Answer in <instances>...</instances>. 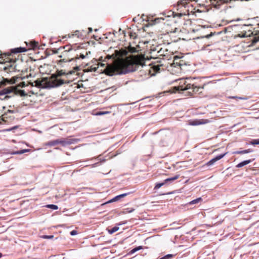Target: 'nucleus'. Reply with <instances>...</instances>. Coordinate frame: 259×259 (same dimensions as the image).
Wrapping results in <instances>:
<instances>
[{"label":"nucleus","instance_id":"1","mask_svg":"<svg viewBox=\"0 0 259 259\" xmlns=\"http://www.w3.org/2000/svg\"><path fill=\"white\" fill-rule=\"evenodd\" d=\"M140 65H145L144 57L143 55H130L125 59L119 58L114 65H108L104 72L110 76L115 74H125L135 71Z\"/></svg>","mask_w":259,"mask_h":259},{"label":"nucleus","instance_id":"2","mask_svg":"<svg viewBox=\"0 0 259 259\" xmlns=\"http://www.w3.org/2000/svg\"><path fill=\"white\" fill-rule=\"evenodd\" d=\"M26 51L25 48L19 47L10 50V52L0 53V62L3 61L4 63H7L6 66L4 67V70L7 73L13 72L15 71H22V69L19 66L20 64H22L21 61L14 58V56L19 53L25 52Z\"/></svg>","mask_w":259,"mask_h":259},{"label":"nucleus","instance_id":"3","mask_svg":"<svg viewBox=\"0 0 259 259\" xmlns=\"http://www.w3.org/2000/svg\"><path fill=\"white\" fill-rule=\"evenodd\" d=\"M74 72L73 71H70L66 73L63 70H58L49 78H44L40 80H36L34 81L35 85H33V83L31 82H29V84L31 86L42 88L57 87L69 82L67 80L60 78L61 76L71 74Z\"/></svg>","mask_w":259,"mask_h":259},{"label":"nucleus","instance_id":"4","mask_svg":"<svg viewBox=\"0 0 259 259\" xmlns=\"http://www.w3.org/2000/svg\"><path fill=\"white\" fill-rule=\"evenodd\" d=\"M203 87L198 86L195 78H186L179 80L178 86L171 88L172 93L182 92L186 96L203 95Z\"/></svg>","mask_w":259,"mask_h":259},{"label":"nucleus","instance_id":"5","mask_svg":"<svg viewBox=\"0 0 259 259\" xmlns=\"http://www.w3.org/2000/svg\"><path fill=\"white\" fill-rule=\"evenodd\" d=\"M251 27L249 25H244V28L241 32V33L238 34V36L240 37H245L250 36L251 35H255L252 40L253 43H256L259 41V31L257 30H253L250 29Z\"/></svg>","mask_w":259,"mask_h":259},{"label":"nucleus","instance_id":"6","mask_svg":"<svg viewBox=\"0 0 259 259\" xmlns=\"http://www.w3.org/2000/svg\"><path fill=\"white\" fill-rule=\"evenodd\" d=\"M73 143L72 139H60L48 142L46 145L48 146H54L57 144H61L63 146L70 145Z\"/></svg>","mask_w":259,"mask_h":259},{"label":"nucleus","instance_id":"7","mask_svg":"<svg viewBox=\"0 0 259 259\" xmlns=\"http://www.w3.org/2000/svg\"><path fill=\"white\" fill-rule=\"evenodd\" d=\"M72 51H73V49H72L71 46L69 45H66L64 47H60L55 53H58L59 52H61L62 55L60 56V57L62 58L63 57L66 56L68 53H70Z\"/></svg>","mask_w":259,"mask_h":259},{"label":"nucleus","instance_id":"8","mask_svg":"<svg viewBox=\"0 0 259 259\" xmlns=\"http://www.w3.org/2000/svg\"><path fill=\"white\" fill-rule=\"evenodd\" d=\"M179 178V175H176V176H174V177L167 178V179H165L164 181V182L162 183H157L156 184V185L155 186L154 189V190L158 189L161 187H162V186H163L165 184H166L167 182L174 181L176 180H177Z\"/></svg>","mask_w":259,"mask_h":259},{"label":"nucleus","instance_id":"9","mask_svg":"<svg viewBox=\"0 0 259 259\" xmlns=\"http://www.w3.org/2000/svg\"><path fill=\"white\" fill-rule=\"evenodd\" d=\"M18 78V77H13L10 79L3 78V80L0 81V87L3 85H5L7 83L14 84L16 82L17 79Z\"/></svg>","mask_w":259,"mask_h":259},{"label":"nucleus","instance_id":"10","mask_svg":"<svg viewBox=\"0 0 259 259\" xmlns=\"http://www.w3.org/2000/svg\"><path fill=\"white\" fill-rule=\"evenodd\" d=\"M12 89V92L15 95H19L21 97H24L27 95L24 90H19L17 87H10Z\"/></svg>","mask_w":259,"mask_h":259},{"label":"nucleus","instance_id":"11","mask_svg":"<svg viewBox=\"0 0 259 259\" xmlns=\"http://www.w3.org/2000/svg\"><path fill=\"white\" fill-rule=\"evenodd\" d=\"M84 31H79L76 30L73 33L68 34V36L69 38L73 37L74 36L79 38H83L84 37Z\"/></svg>","mask_w":259,"mask_h":259},{"label":"nucleus","instance_id":"12","mask_svg":"<svg viewBox=\"0 0 259 259\" xmlns=\"http://www.w3.org/2000/svg\"><path fill=\"white\" fill-rule=\"evenodd\" d=\"M226 153H224V154H220V155L216 156L214 158L211 159L210 160H209V161H208L207 162L206 165L210 166V165H211L213 164L216 161L220 160L223 157H224L225 156V155H226Z\"/></svg>","mask_w":259,"mask_h":259},{"label":"nucleus","instance_id":"13","mask_svg":"<svg viewBox=\"0 0 259 259\" xmlns=\"http://www.w3.org/2000/svg\"><path fill=\"white\" fill-rule=\"evenodd\" d=\"M27 46L28 47V49H26V51L27 50H30V49H36L37 48H38V42L36 41H31L28 44L26 42Z\"/></svg>","mask_w":259,"mask_h":259},{"label":"nucleus","instance_id":"14","mask_svg":"<svg viewBox=\"0 0 259 259\" xmlns=\"http://www.w3.org/2000/svg\"><path fill=\"white\" fill-rule=\"evenodd\" d=\"M130 193H123V194L119 195L118 196H116L115 197H114L113 198H112L111 200L109 201L108 202H113L118 201L120 198H123V197L126 196Z\"/></svg>","mask_w":259,"mask_h":259},{"label":"nucleus","instance_id":"15","mask_svg":"<svg viewBox=\"0 0 259 259\" xmlns=\"http://www.w3.org/2000/svg\"><path fill=\"white\" fill-rule=\"evenodd\" d=\"M183 60H179V58H175L174 60V63L173 64L175 65V67H176L177 65L179 66L181 69V70H182V66H183Z\"/></svg>","mask_w":259,"mask_h":259},{"label":"nucleus","instance_id":"16","mask_svg":"<svg viewBox=\"0 0 259 259\" xmlns=\"http://www.w3.org/2000/svg\"><path fill=\"white\" fill-rule=\"evenodd\" d=\"M253 150L252 149H248L242 151H237L233 152L235 154H244L252 152Z\"/></svg>","mask_w":259,"mask_h":259},{"label":"nucleus","instance_id":"17","mask_svg":"<svg viewBox=\"0 0 259 259\" xmlns=\"http://www.w3.org/2000/svg\"><path fill=\"white\" fill-rule=\"evenodd\" d=\"M252 161H253V160H251V159H248V160H244V161H242L241 162H240L239 163H238L236 166V167H237V168H240V167H243L244 165H246L250 163Z\"/></svg>","mask_w":259,"mask_h":259},{"label":"nucleus","instance_id":"18","mask_svg":"<svg viewBox=\"0 0 259 259\" xmlns=\"http://www.w3.org/2000/svg\"><path fill=\"white\" fill-rule=\"evenodd\" d=\"M12 89L10 87H8L4 89L2 91H0V95H6L8 94L11 93Z\"/></svg>","mask_w":259,"mask_h":259},{"label":"nucleus","instance_id":"19","mask_svg":"<svg viewBox=\"0 0 259 259\" xmlns=\"http://www.w3.org/2000/svg\"><path fill=\"white\" fill-rule=\"evenodd\" d=\"M119 227L117 226H115L110 229H108V232L109 234H112L114 232L117 231L119 230Z\"/></svg>","mask_w":259,"mask_h":259},{"label":"nucleus","instance_id":"20","mask_svg":"<svg viewBox=\"0 0 259 259\" xmlns=\"http://www.w3.org/2000/svg\"><path fill=\"white\" fill-rule=\"evenodd\" d=\"M202 201V199L201 197H199V198H197L196 199H194V200L190 201L189 202V204H191V205L194 204L198 203L199 202H201Z\"/></svg>","mask_w":259,"mask_h":259},{"label":"nucleus","instance_id":"21","mask_svg":"<svg viewBox=\"0 0 259 259\" xmlns=\"http://www.w3.org/2000/svg\"><path fill=\"white\" fill-rule=\"evenodd\" d=\"M47 208H51L54 210H57L58 209V207L56 205L54 204H48L46 206Z\"/></svg>","mask_w":259,"mask_h":259},{"label":"nucleus","instance_id":"22","mask_svg":"<svg viewBox=\"0 0 259 259\" xmlns=\"http://www.w3.org/2000/svg\"><path fill=\"white\" fill-rule=\"evenodd\" d=\"M163 21H164V19L162 18H156L153 20L154 24L160 23Z\"/></svg>","mask_w":259,"mask_h":259},{"label":"nucleus","instance_id":"23","mask_svg":"<svg viewBox=\"0 0 259 259\" xmlns=\"http://www.w3.org/2000/svg\"><path fill=\"white\" fill-rule=\"evenodd\" d=\"M142 248V247L141 246H138V247H137L136 248H134V249H133L131 251H130V253L131 254H133L135 252H136V251L141 249Z\"/></svg>","mask_w":259,"mask_h":259},{"label":"nucleus","instance_id":"24","mask_svg":"<svg viewBox=\"0 0 259 259\" xmlns=\"http://www.w3.org/2000/svg\"><path fill=\"white\" fill-rule=\"evenodd\" d=\"M250 143L253 145L259 144V139L253 140L250 142Z\"/></svg>","mask_w":259,"mask_h":259},{"label":"nucleus","instance_id":"25","mask_svg":"<svg viewBox=\"0 0 259 259\" xmlns=\"http://www.w3.org/2000/svg\"><path fill=\"white\" fill-rule=\"evenodd\" d=\"M160 67V66H159V65H154L152 68H153L154 71L155 72H158L159 71Z\"/></svg>","mask_w":259,"mask_h":259},{"label":"nucleus","instance_id":"26","mask_svg":"<svg viewBox=\"0 0 259 259\" xmlns=\"http://www.w3.org/2000/svg\"><path fill=\"white\" fill-rule=\"evenodd\" d=\"M27 85V84H26L25 82L22 81V82H20L17 87V88L18 87L23 88Z\"/></svg>","mask_w":259,"mask_h":259},{"label":"nucleus","instance_id":"27","mask_svg":"<svg viewBox=\"0 0 259 259\" xmlns=\"http://www.w3.org/2000/svg\"><path fill=\"white\" fill-rule=\"evenodd\" d=\"M42 238H44V239H52L54 238V236L53 235H43L42 236Z\"/></svg>","mask_w":259,"mask_h":259},{"label":"nucleus","instance_id":"28","mask_svg":"<svg viewBox=\"0 0 259 259\" xmlns=\"http://www.w3.org/2000/svg\"><path fill=\"white\" fill-rule=\"evenodd\" d=\"M73 59V58L67 57V58H64V59H63V61L64 62L71 61Z\"/></svg>","mask_w":259,"mask_h":259},{"label":"nucleus","instance_id":"29","mask_svg":"<svg viewBox=\"0 0 259 259\" xmlns=\"http://www.w3.org/2000/svg\"><path fill=\"white\" fill-rule=\"evenodd\" d=\"M27 151H28V150H27V149L22 150L16 152V153L19 154H23L25 152H27Z\"/></svg>","mask_w":259,"mask_h":259},{"label":"nucleus","instance_id":"30","mask_svg":"<svg viewBox=\"0 0 259 259\" xmlns=\"http://www.w3.org/2000/svg\"><path fill=\"white\" fill-rule=\"evenodd\" d=\"M172 256V255L171 254H167L164 257L161 258L160 259H169L171 258Z\"/></svg>","mask_w":259,"mask_h":259},{"label":"nucleus","instance_id":"31","mask_svg":"<svg viewBox=\"0 0 259 259\" xmlns=\"http://www.w3.org/2000/svg\"><path fill=\"white\" fill-rule=\"evenodd\" d=\"M203 122H199L198 121H194L192 124V125H197V124H201V123H203Z\"/></svg>","mask_w":259,"mask_h":259},{"label":"nucleus","instance_id":"32","mask_svg":"<svg viewBox=\"0 0 259 259\" xmlns=\"http://www.w3.org/2000/svg\"><path fill=\"white\" fill-rule=\"evenodd\" d=\"M77 234V232L76 230H72L70 232V235H75Z\"/></svg>","mask_w":259,"mask_h":259},{"label":"nucleus","instance_id":"33","mask_svg":"<svg viewBox=\"0 0 259 259\" xmlns=\"http://www.w3.org/2000/svg\"><path fill=\"white\" fill-rule=\"evenodd\" d=\"M125 210H126V212H132L134 211L135 209L134 208H128L125 209Z\"/></svg>","mask_w":259,"mask_h":259},{"label":"nucleus","instance_id":"34","mask_svg":"<svg viewBox=\"0 0 259 259\" xmlns=\"http://www.w3.org/2000/svg\"><path fill=\"white\" fill-rule=\"evenodd\" d=\"M127 54V52L126 50H123L121 51V55L122 56H126Z\"/></svg>","mask_w":259,"mask_h":259},{"label":"nucleus","instance_id":"35","mask_svg":"<svg viewBox=\"0 0 259 259\" xmlns=\"http://www.w3.org/2000/svg\"><path fill=\"white\" fill-rule=\"evenodd\" d=\"M130 50L131 52H135L136 49L134 48H131Z\"/></svg>","mask_w":259,"mask_h":259},{"label":"nucleus","instance_id":"36","mask_svg":"<svg viewBox=\"0 0 259 259\" xmlns=\"http://www.w3.org/2000/svg\"><path fill=\"white\" fill-rule=\"evenodd\" d=\"M7 112L10 113H15V111L14 110H8L7 111Z\"/></svg>","mask_w":259,"mask_h":259},{"label":"nucleus","instance_id":"37","mask_svg":"<svg viewBox=\"0 0 259 259\" xmlns=\"http://www.w3.org/2000/svg\"><path fill=\"white\" fill-rule=\"evenodd\" d=\"M79 58H81V59H84L85 58V56L83 54H80Z\"/></svg>","mask_w":259,"mask_h":259},{"label":"nucleus","instance_id":"38","mask_svg":"<svg viewBox=\"0 0 259 259\" xmlns=\"http://www.w3.org/2000/svg\"><path fill=\"white\" fill-rule=\"evenodd\" d=\"M5 121V119H4V117L0 118V124L2 123V121Z\"/></svg>","mask_w":259,"mask_h":259},{"label":"nucleus","instance_id":"39","mask_svg":"<svg viewBox=\"0 0 259 259\" xmlns=\"http://www.w3.org/2000/svg\"><path fill=\"white\" fill-rule=\"evenodd\" d=\"M178 3H179V5L180 4H182V5H185L186 3H185V2H183V1H181V2H179Z\"/></svg>","mask_w":259,"mask_h":259},{"label":"nucleus","instance_id":"40","mask_svg":"<svg viewBox=\"0 0 259 259\" xmlns=\"http://www.w3.org/2000/svg\"><path fill=\"white\" fill-rule=\"evenodd\" d=\"M186 22L187 23V24H190L191 23V21L190 20H187Z\"/></svg>","mask_w":259,"mask_h":259},{"label":"nucleus","instance_id":"41","mask_svg":"<svg viewBox=\"0 0 259 259\" xmlns=\"http://www.w3.org/2000/svg\"><path fill=\"white\" fill-rule=\"evenodd\" d=\"M104 114V113L100 112L98 113L97 114V115H102V114Z\"/></svg>","mask_w":259,"mask_h":259},{"label":"nucleus","instance_id":"42","mask_svg":"<svg viewBox=\"0 0 259 259\" xmlns=\"http://www.w3.org/2000/svg\"><path fill=\"white\" fill-rule=\"evenodd\" d=\"M88 29H89V32H91L92 31V28L89 27V28H88Z\"/></svg>","mask_w":259,"mask_h":259},{"label":"nucleus","instance_id":"43","mask_svg":"<svg viewBox=\"0 0 259 259\" xmlns=\"http://www.w3.org/2000/svg\"><path fill=\"white\" fill-rule=\"evenodd\" d=\"M238 98H239V99H243V100H244V99H246V98H241V97H239Z\"/></svg>","mask_w":259,"mask_h":259},{"label":"nucleus","instance_id":"44","mask_svg":"<svg viewBox=\"0 0 259 259\" xmlns=\"http://www.w3.org/2000/svg\"><path fill=\"white\" fill-rule=\"evenodd\" d=\"M75 69L76 70H78V67H75Z\"/></svg>","mask_w":259,"mask_h":259},{"label":"nucleus","instance_id":"45","mask_svg":"<svg viewBox=\"0 0 259 259\" xmlns=\"http://www.w3.org/2000/svg\"><path fill=\"white\" fill-rule=\"evenodd\" d=\"M9 97L8 96H6L5 98H9Z\"/></svg>","mask_w":259,"mask_h":259},{"label":"nucleus","instance_id":"46","mask_svg":"<svg viewBox=\"0 0 259 259\" xmlns=\"http://www.w3.org/2000/svg\"><path fill=\"white\" fill-rule=\"evenodd\" d=\"M2 256V254L1 253H0V258Z\"/></svg>","mask_w":259,"mask_h":259},{"label":"nucleus","instance_id":"47","mask_svg":"<svg viewBox=\"0 0 259 259\" xmlns=\"http://www.w3.org/2000/svg\"><path fill=\"white\" fill-rule=\"evenodd\" d=\"M75 59H78V58H79V57H78L77 56H76V57H75Z\"/></svg>","mask_w":259,"mask_h":259},{"label":"nucleus","instance_id":"48","mask_svg":"<svg viewBox=\"0 0 259 259\" xmlns=\"http://www.w3.org/2000/svg\"><path fill=\"white\" fill-rule=\"evenodd\" d=\"M101 65L102 66H104V64H102V63H101Z\"/></svg>","mask_w":259,"mask_h":259},{"label":"nucleus","instance_id":"49","mask_svg":"<svg viewBox=\"0 0 259 259\" xmlns=\"http://www.w3.org/2000/svg\"><path fill=\"white\" fill-rule=\"evenodd\" d=\"M236 98V97H231V98H233V99H234V98Z\"/></svg>","mask_w":259,"mask_h":259}]
</instances>
